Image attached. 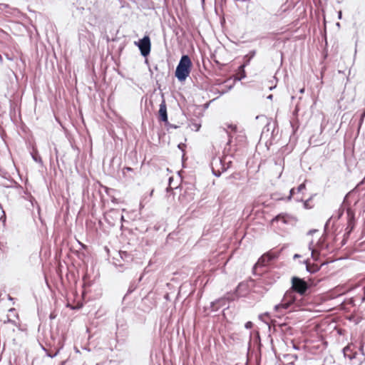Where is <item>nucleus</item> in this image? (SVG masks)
I'll return each instance as SVG.
<instances>
[{"label": "nucleus", "mask_w": 365, "mask_h": 365, "mask_svg": "<svg viewBox=\"0 0 365 365\" xmlns=\"http://www.w3.org/2000/svg\"><path fill=\"white\" fill-rule=\"evenodd\" d=\"M294 193H295V189L292 188L289 191V195L288 197V200H290Z\"/></svg>", "instance_id": "nucleus-25"}, {"label": "nucleus", "mask_w": 365, "mask_h": 365, "mask_svg": "<svg viewBox=\"0 0 365 365\" xmlns=\"http://www.w3.org/2000/svg\"><path fill=\"white\" fill-rule=\"evenodd\" d=\"M4 323H11L15 326L16 325V322L14 320L11 319L8 316L6 317V319L4 321Z\"/></svg>", "instance_id": "nucleus-21"}, {"label": "nucleus", "mask_w": 365, "mask_h": 365, "mask_svg": "<svg viewBox=\"0 0 365 365\" xmlns=\"http://www.w3.org/2000/svg\"><path fill=\"white\" fill-rule=\"evenodd\" d=\"M305 188H306L305 184L302 183L297 187V192H299L302 191L303 190H304Z\"/></svg>", "instance_id": "nucleus-22"}, {"label": "nucleus", "mask_w": 365, "mask_h": 365, "mask_svg": "<svg viewBox=\"0 0 365 365\" xmlns=\"http://www.w3.org/2000/svg\"><path fill=\"white\" fill-rule=\"evenodd\" d=\"M126 169L128 170V171H130L132 170L130 168H126Z\"/></svg>", "instance_id": "nucleus-47"}, {"label": "nucleus", "mask_w": 365, "mask_h": 365, "mask_svg": "<svg viewBox=\"0 0 365 365\" xmlns=\"http://www.w3.org/2000/svg\"><path fill=\"white\" fill-rule=\"evenodd\" d=\"M56 315L54 313H51V314H50V316H49V318H50L51 319H55V318H56Z\"/></svg>", "instance_id": "nucleus-32"}, {"label": "nucleus", "mask_w": 365, "mask_h": 365, "mask_svg": "<svg viewBox=\"0 0 365 365\" xmlns=\"http://www.w3.org/2000/svg\"><path fill=\"white\" fill-rule=\"evenodd\" d=\"M269 125L267 124L264 128H263V130H262V135H264L266 133V132H269Z\"/></svg>", "instance_id": "nucleus-24"}, {"label": "nucleus", "mask_w": 365, "mask_h": 365, "mask_svg": "<svg viewBox=\"0 0 365 365\" xmlns=\"http://www.w3.org/2000/svg\"><path fill=\"white\" fill-rule=\"evenodd\" d=\"M172 180H173V178H172V177H170V178H169V184H170V185L171 182H172Z\"/></svg>", "instance_id": "nucleus-42"}, {"label": "nucleus", "mask_w": 365, "mask_h": 365, "mask_svg": "<svg viewBox=\"0 0 365 365\" xmlns=\"http://www.w3.org/2000/svg\"><path fill=\"white\" fill-rule=\"evenodd\" d=\"M239 72H240V77H241L242 76V70L240 69V68H239Z\"/></svg>", "instance_id": "nucleus-39"}, {"label": "nucleus", "mask_w": 365, "mask_h": 365, "mask_svg": "<svg viewBox=\"0 0 365 365\" xmlns=\"http://www.w3.org/2000/svg\"><path fill=\"white\" fill-rule=\"evenodd\" d=\"M336 26H340L339 23H337V24H336Z\"/></svg>", "instance_id": "nucleus-51"}, {"label": "nucleus", "mask_w": 365, "mask_h": 365, "mask_svg": "<svg viewBox=\"0 0 365 365\" xmlns=\"http://www.w3.org/2000/svg\"><path fill=\"white\" fill-rule=\"evenodd\" d=\"M43 349L46 352V355L50 358L55 357L58 353V351H56L55 353H48V352H47V350L43 347Z\"/></svg>", "instance_id": "nucleus-20"}, {"label": "nucleus", "mask_w": 365, "mask_h": 365, "mask_svg": "<svg viewBox=\"0 0 365 365\" xmlns=\"http://www.w3.org/2000/svg\"><path fill=\"white\" fill-rule=\"evenodd\" d=\"M2 212H3V215L0 217V220H1L3 222H6V215H5V212L4 210H2Z\"/></svg>", "instance_id": "nucleus-27"}, {"label": "nucleus", "mask_w": 365, "mask_h": 365, "mask_svg": "<svg viewBox=\"0 0 365 365\" xmlns=\"http://www.w3.org/2000/svg\"><path fill=\"white\" fill-rule=\"evenodd\" d=\"M349 359H352V358H354V357H355V356H349Z\"/></svg>", "instance_id": "nucleus-50"}, {"label": "nucleus", "mask_w": 365, "mask_h": 365, "mask_svg": "<svg viewBox=\"0 0 365 365\" xmlns=\"http://www.w3.org/2000/svg\"><path fill=\"white\" fill-rule=\"evenodd\" d=\"M256 54L255 50L250 51L247 55L244 56V63L242 65L240 66V68L242 70V76L241 77L237 78L238 81H241L242 79L246 77V73L245 71V68L248 66L250 63V61L255 57Z\"/></svg>", "instance_id": "nucleus-7"}, {"label": "nucleus", "mask_w": 365, "mask_h": 365, "mask_svg": "<svg viewBox=\"0 0 365 365\" xmlns=\"http://www.w3.org/2000/svg\"><path fill=\"white\" fill-rule=\"evenodd\" d=\"M304 262L306 264L307 271L311 274H314V273L317 272L320 269V266H319L317 264H312L309 263L307 261H305Z\"/></svg>", "instance_id": "nucleus-12"}, {"label": "nucleus", "mask_w": 365, "mask_h": 365, "mask_svg": "<svg viewBox=\"0 0 365 365\" xmlns=\"http://www.w3.org/2000/svg\"><path fill=\"white\" fill-rule=\"evenodd\" d=\"M31 157H32L33 160L35 162H36V163H39L41 165L43 164V161L41 160V158L39 155L38 152L36 150H34L33 152L31 153Z\"/></svg>", "instance_id": "nucleus-16"}, {"label": "nucleus", "mask_w": 365, "mask_h": 365, "mask_svg": "<svg viewBox=\"0 0 365 365\" xmlns=\"http://www.w3.org/2000/svg\"><path fill=\"white\" fill-rule=\"evenodd\" d=\"M298 112V109L297 108H295V110H294V113H297Z\"/></svg>", "instance_id": "nucleus-49"}, {"label": "nucleus", "mask_w": 365, "mask_h": 365, "mask_svg": "<svg viewBox=\"0 0 365 365\" xmlns=\"http://www.w3.org/2000/svg\"><path fill=\"white\" fill-rule=\"evenodd\" d=\"M331 220V217H330L325 223L324 235L317 242L316 247L313 248L312 247V243H313L312 241L310 242V244L309 245V248L311 250L312 257L315 261H317L319 259V255L324 250H328L329 245L325 243L324 236H326L327 235L328 227H329V225Z\"/></svg>", "instance_id": "nucleus-3"}, {"label": "nucleus", "mask_w": 365, "mask_h": 365, "mask_svg": "<svg viewBox=\"0 0 365 365\" xmlns=\"http://www.w3.org/2000/svg\"><path fill=\"white\" fill-rule=\"evenodd\" d=\"M141 304L143 306L142 309L143 312H149L154 306L155 302L150 298L149 296H146L142 299Z\"/></svg>", "instance_id": "nucleus-10"}, {"label": "nucleus", "mask_w": 365, "mask_h": 365, "mask_svg": "<svg viewBox=\"0 0 365 365\" xmlns=\"http://www.w3.org/2000/svg\"><path fill=\"white\" fill-rule=\"evenodd\" d=\"M135 287L130 285L128 289L127 294L132 293L135 290Z\"/></svg>", "instance_id": "nucleus-26"}, {"label": "nucleus", "mask_w": 365, "mask_h": 365, "mask_svg": "<svg viewBox=\"0 0 365 365\" xmlns=\"http://www.w3.org/2000/svg\"><path fill=\"white\" fill-rule=\"evenodd\" d=\"M364 117H365V110L361 115V118H360V121H359L360 125L363 123Z\"/></svg>", "instance_id": "nucleus-28"}, {"label": "nucleus", "mask_w": 365, "mask_h": 365, "mask_svg": "<svg viewBox=\"0 0 365 365\" xmlns=\"http://www.w3.org/2000/svg\"><path fill=\"white\" fill-rule=\"evenodd\" d=\"M343 212H344V210H342L341 211H340L339 214V216H338V218H340L341 216L343 215Z\"/></svg>", "instance_id": "nucleus-36"}, {"label": "nucleus", "mask_w": 365, "mask_h": 365, "mask_svg": "<svg viewBox=\"0 0 365 365\" xmlns=\"http://www.w3.org/2000/svg\"><path fill=\"white\" fill-rule=\"evenodd\" d=\"M178 148L180 149L181 150H184V148L185 147V144L184 143H180L178 145Z\"/></svg>", "instance_id": "nucleus-29"}, {"label": "nucleus", "mask_w": 365, "mask_h": 365, "mask_svg": "<svg viewBox=\"0 0 365 365\" xmlns=\"http://www.w3.org/2000/svg\"><path fill=\"white\" fill-rule=\"evenodd\" d=\"M0 11H3L4 9H9L8 11H6V13L9 14H14L16 11H17V9H14V8H11L9 4H0Z\"/></svg>", "instance_id": "nucleus-15"}, {"label": "nucleus", "mask_w": 365, "mask_h": 365, "mask_svg": "<svg viewBox=\"0 0 365 365\" xmlns=\"http://www.w3.org/2000/svg\"><path fill=\"white\" fill-rule=\"evenodd\" d=\"M359 351L361 352V354H362L363 355H365V354L364 353V346H363V344H361V345H360Z\"/></svg>", "instance_id": "nucleus-30"}, {"label": "nucleus", "mask_w": 365, "mask_h": 365, "mask_svg": "<svg viewBox=\"0 0 365 365\" xmlns=\"http://www.w3.org/2000/svg\"><path fill=\"white\" fill-rule=\"evenodd\" d=\"M120 220H121V221H123V220H124V217H123V215H121Z\"/></svg>", "instance_id": "nucleus-45"}, {"label": "nucleus", "mask_w": 365, "mask_h": 365, "mask_svg": "<svg viewBox=\"0 0 365 365\" xmlns=\"http://www.w3.org/2000/svg\"><path fill=\"white\" fill-rule=\"evenodd\" d=\"M273 98V95L270 94L267 96V99L272 100Z\"/></svg>", "instance_id": "nucleus-37"}, {"label": "nucleus", "mask_w": 365, "mask_h": 365, "mask_svg": "<svg viewBox=\"0 0 365 365\" xmlns=\"http://www.w3.org/2000/svg\"><path fill=\"white\" fill-rule=\"evenodd\" d=\"M291 282V288L285 292L281 302L274 306V309L275 312H279L282 309H287L292 305L299 307L300 305V299H298L296 294L304 296L310 288L309 283L304 279L299 277H292Z\"/></svg>", "instance_id": "nucleus-1"}, {"label": "nucleus", "mask_w": 365, "mask_h": 365, "mask_svg": "<svg viewBox=\"0 0 365 365\" xmlns=\"http://www.w3.org/2000/svg\"><path fill=\"white\" fill-rule=\"evenodd\" d=\"M341 17H342V13H341V11H339L338 12V19H341Z\"/></svg>", "instance_id": "nucleus-33"}, {"label": "nucleus", "mask_w": 365, "mask_h": 365, "mask_svg": "<svg viewBox=\"0 0 365 365\" xmlns=\"http://www.w3.org/2000/svg\"><path fill=\"white\" fill-rule=\"evenodd\" d=\"M220 304H221V305H222V307L225 306V304H226V299H225V302H220V304H218L217 305H220Z\"/></svg>", "instance_id": "nucleus-35"}, {"label": "nucleus", "mask_w": 365, "mask_h": 365, "mask_svg": "<svg viewBox=\"0 0 365 365\" xmlns=\"http://www.w3.org/2000/svg\"><path fill=\"white\" fill-rule=\"evenodd\" d=\"M301 200H302V198H297V201H301Z\"/></svg>", "instance_id": "nucleus-48"}, {"label": "nucleus", "mask_w": 365, "mask_h": 365, "mask_svg": "<svg viewBox=\"0 0 365 365\" xmlns=\"http://www.w3.org/2000/svg\"><path fill=\"white\" fill-rule=\"evenodd\" d=\"M159 120L163 123H168V113H167V107L165 100H163L161 103L160 104V108L158 110Z\"/></svg>", "instance_id": "nucleus-9"}, {"label": "nucleus", "mask_w": 365, "mask_h": 365, "mask_svg": "<svg viewBox=\"0 0 365 365\" xmlns=\"http://www.w3.org/2000/svg\"><path fill=\"white\" fill-rule=\"evenodd\" d=\"M289 217L286 215V214H279L277 215V216H275L273 219H272V222H274V221H282L284 224H288L289 223Z\"/></svg>", "instance_id": "nucleus-13"}, {"label": "nucleus", "mask_w": 365, "mask_h": 365, "mask_svg": "<svg viewBox=\"0 0 365 365\" xmlns=\"http://www.w3.org/2000/svg\"><path fill=\"white\" fill-rule=\"evenodd\" d=\"M215 164L216 165L219 164L221 166V170H215V168L212 166V174L216 177H220L221 175V173L226 171L228 167H225V165L222 163V160L220 158H215L212 162V165Z\"/></svg>", "instance_id": "nucleus-8"}, {"label": "nucleus", "mask_w": 365, "mask_h": 365, "mask_svg": "<svg viewBox=\"0 0 365 365\" xmlns=\"http://www.w3.org/2000/svg\"><path fill=\"white\" fill-rule=\"evenodd\" d=\"M165 123V125L166 126L168 130H169L170 129H173V128L176 129V128H179L178 125L170 123L168 120V123Z\"/></svg>", "instance_id": "nucleus-19"}, {"label": "nucleus", "mask_w": 365, "mask_h": 365, "mask_svg": "<svg viewBox=\"0 0 365 365\" xmlns=\"http://www.w3.org/2000/svg\"><path fill=\"white\" fill-rule=\"evenodd\" d=\"M317 232V230H310L309 232H308V235H312L313 233Z\"/></svg>", "instance_id": "nucleus-31"}, {"label": "nucleus", "mask_w": 365, "mask_h": 365, "mask_svg": "<svg viewBox=\"0 0 365 365\" xmlns=\"http://www.w3.org/2000/svg\"><path fill=\"white\" fill-rule=\"evenodd\" d=\"M274 88H275V86H270V87H269V90H272V89H274Z\"/></svg>", "instance_id": "nucleus-44"}, {"label": "nucleus", "mask_w": 365, "mask_h": 365, "mask_svg": "<svg viewBox=\"0 0 365 365\" xmlns=\"http://www.w3.org/2000/svg\"><path fill=\"white\" fill-rule=\"evenodd\" d=\"M304 88H302V89L300 90V93H304Z\"/></svg>", "instance_id": "nucleus-46"}, {"label": "nucleus", "mask_w": 365, "mask_h": 365, "mask_svg": "<svg viewBox=\"0 0 365 365\" xmlns=\"http://www.w3.org/2000/svg\"><path fill=\"white\" fill-rule=\"evenodd\" d=\"M247 285L243 283H240L235 290V295L237 298L245 294Z\"/></svg>", "instance_id": "nucleus-11"}, {"label": "nucleus", "mask_w": 365, "mask_h": 365, "mask_svg": "<svg viewBox=\"0 0 365 365\" xmlns=\"http://www.w3.org/2000/svg\"><path fill=\"white\" fill-rule=\"evenodd\" d=\"M116 327H117V330H118L117 334H120V329L122 331H125L126 330V325L124 324L123 322H121L119 319L117 320Z\"/></svg>", "instance_id": "nucleus-17"}, {"label": "nucleus", "mask_w": 365, "mask_h": 365, "mask_svg": "<svg viewBox=\"0 0 365 365\" xmlns=\"http://www.w3.org/2000/svg\"><path fill=\"white\" fill-rule=\"evenodd\" d=\"M135 45L138 47L140 54L143 57L146 58L150 54L151 50V41L148 35L144 36L138 41H135Z\"/></svg>", "instance_id": "nucleus-5"}, {"label": "nucleus", "mask_w": 365, "mask_h": 365, "mask_svg": "<svg viewBox=\"0 0 365 365\" xmlns=\"http://www.w3.org/2000/svg\"><path fill=\"white\" fill-rule=\"evenodd\" d=\"M283 248H281L280 250H278L273 249L264 253L259 257L257 262L254 266L253 269L255 270L256 269V267L258 265L265 266L269 262H272V260H274L275 259L278 258Z\"/></svg>", "instance_id": "nucleus-4"}, {"label": "nucleus", "mask_w": 365, "mask_h": 365, "mask_svg": "<svg viewBox=\"0 0 365 365\" xmlns=\"http://www.w3.org/2000/svg\"><path fill=\"white\" fill-rule=\"evenodd\" d=\"M230 128H231L232 130H235V129H236V126H235V125H230Z\"/></svg>", "instance_id": "nucleus-41"}, {"label": "nucleus", "mask_w": 365, "mask_h": 365, "mask_svg": "<svg viewBox=\"0 0 365 365\" xmlns=\"http://www.w3.org/2000/svg\"><path fill=\"white\" fill-rule=\"evenodd\" d=\"M173 190V188L170 186L166 188L167 192H169L170 190Z\"/></svg>", "instance_id": "nucleus-38"}, {"label": "nucleus", "mask_w": 365, "mask_h": 365, "mask_svg": "<svg viewBox=\"0 0 365 365\" xmlns=\"http://www.w3.org/2000/svg\"><path fill=\"white\" fill-rule=\"evenodd\" d=\"M300 257V255H298V254H295V255H294V259H295V258H298V257Z\"/></svg>", "instance_id": "nucleus-40"}, {"label": "nucleus", "mask_w": 365, "mask_h": 365, "mask_svg": "<svg viewBox=\"0 0 365 365\" xmlns=\"http://www.w3.org/2000/svg\"><path fill=\"white\" fill-rule=\"evenodd\" d=\"M192 63L188 55H182L176 67L175 76L180 82H183L189 76Z\"/></svg>", "instance_id": "nucleus-2"}, {"label": "nucleus", "mask_w": 365, "mask_h": 365, "mask_svg": "<svg viewBox=\"0 0 365 365\" xmlns=\"http://www.w3.org/2000/svg\"><path fill=\"white\" fill-rule=\"evenodd\" d=\"M225 302V298H220V299H216L214 302H212L210 304L211 310L212 312H217L220 307H222L221 304H220V305H217V304H220V302Z\"/></svg>", "instance_id": "nucleus-14"}, {"label": "nucleus", "mask_w": 365, "mask_h": 365, "mask_svg": "<svg viewBox=\"0 0 365 365\" xmlns=\"http://www.w3.org/2000/svg\"><path fill=\"white\" fill-rule=\"evenodd\" d=\"M253 327V323L252 322H247L245 324V327L247 329H250Z\"/></svg>", "instance_id": "nucleus-23"}, {"label": "nucleus", "mask_w": 365, "mask_h": 365, "mask_svg": "<svg viewBox=\"0 0 365 365\" xmlns=\"http://www.w3.org/2000/svg\"><path fill=\"white\" fill-rule=\"evenodd\" d=\"M153 68L158 71V73L156 74L155 76V79H156V81L157 83L159 81H161L163 77V72H160V69H159V66L158 65H155L154 66Z\"/></svg>", "instance_id": "nucleus-18"}, {"label": "nucleus", "mask_w": 365, "mask_h": 365, "mask_svg": "<svg viewBox=\"0 0 365 365\" xmlns=\"http://www.w3.org/2000/svg\"><path fill=\"white\" fill-rule=\"evenodd\" d=\"M347 215V227L346 228L345 235L349 236L353 231L355 226V215L354 211L351 208L346 209Z\"/></svg>", "instance_id": "nucleus-6"}, {"label": "nucleus", "mask_w": 365, "mask_h": 365, "mask_svg": "<svg viewBox=\"0 0 365 365\" xmlns=\"http://www.w3.org/2000/svg\"><path fill=\"white\" fill-rule=\"evenodd\" d=\"M195 128L196 130H198L200 129V125L195 124Z\"/></svg>", "instance_id": "nucleus-34"}, {"label": "nucleus", "mask_w": 365, "mask_h": 365, "mask_svg": "<svg viewBox=\"0 0 365 365\" xmlns=\"http://www.w3.org/2000/svg\"><path fill=\"white\" fill-rule=\"evenodd\" d=\"M149 71L151 73V74H153V70H152V68L150 67L149 68Z\"/></svg>", "instance_id": "nucleus-43"}]
</instances>
